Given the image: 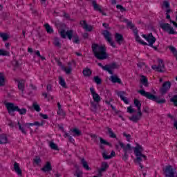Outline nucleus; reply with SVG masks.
Instances as JSON below:
<instances>
[{"instance_id":"nucleus-6","label":"nucleus","mask_w":177,"mask_h":177,"mask_svg":"<svg viewBox=\"0 0 177 177\" xmlns=\"http://www.w3.org/2000/svg\"><path fill=\"white\" fill-rule=\"evenodd\" d=\"M158 65H153L151 66L152 70L158 71V73H164L165 65H164V61L162 59L158 60Z\"/></svg>"},{"instance_id":"nucleus-20","label":"nucleus","mask_w":177,"mask_h":177,"mask_svg":"<svg viewBox=\"0 0 177 177\" xmlns=\"http://www.w3.org/2000/svg\"><path fill=\"white\" fill-rule=\"evenodd\" d=\"M80 25L82 26V28H84L86 31L91 32L92 31V30H93V27L92 26L88 25V24H86V21H81Z\"/></svg>"},{"instance_id":"nucleus-31","label":"nucleus","mask_w":177,"mask_h":177,"mask_svg":"<svg viewBox=\"0 0 177 177\" xmlns=\"http://www.w3.org/2000/svg\"><path fill=\"white\" fill-rule=\"evenodd\" d=\"M134 106L137 107L138 111H142V103L138 99L134 100Z\"/></svg>"},{"instance_id":"nucleus-49","label":"nucleus","mask_w":177,"mask_h":177,"mask_svg":"<svg viewBox=\"0 0 177 177\" xmlns=\"http://www.w3.org/2000/svg\"><path fill=\"white\" fill-rule=\"evenodd\" d=\"M169 50H171V52H172L173 55H174L175 56H177V50L175 47L170 46H169Z\"/></svg>"},{"instance_id":"nucleus-19","label":"nucleus","mask_w":177,"mask_h":177,"mask_svg":"<svg viewBox=\"0 0 177 177\" xmlns=\"http://www.w3.org/2000/svg\"><path fill=\"white\" fill-rule=\"evenodd\" d=\"M109 80L113 84H122V81H121V78L118 77V76H117V75H111Z\"/></svg>"},{"instance_id":"nucleus-8","label":"nucleus","mask_w":177,"mask_h":177,"mask_svg":"<svg viewBox=\"0 0 177 177\" xmlns=\"http://www.w3.org/2000/svg\"><path fill=\"white\" fill-rule=\"evenodd\" d=\"M142 37L147 41L149 43V46H151V48H153V45H154V43L156 42V37L153 36V33H149V35H142Z\"/></svg>"},{"instance_id":"nucleus-62","label":"nucleus","mask_w":177,"mask_h":177,"mask_svg":"<svg viewBox=\"0 0 177 177\" xmlns=\"http://www.w3.org/2000/svg\"><path fill=\"white\" fill-rule=\"evenodd\" d=\"M163 6H165V8H166V9H169V2L165 1H163Z\"/></svg>"},{"instance_id":"nucleus-43","label":"nucleus","mask_w":177,"mask_h":177,"mask_svg":"<svg viewBox=\"0 0 177 177\" xmlns=\"http://www.w3.org/2000/svg\"><path fill=\"white\" fill-rule=\"evenodd\" d=\"M135 37H136V41L137 42L142 44V45H147V43L143 41V40H142V39H140V37H139V35H136Z\"/></svg>"},{"instance_id":"nucleus-61","label":"nucleus","mask_w":177,"mask_h":177,"mask_svg":"<svg viewBox=\"0 0 177 177\" xmlns=\"http://www.w3.org/2000/svg\"><path fill=\"white\" fill-rule=\"evenodd\" d=\"M39 115L41 117V118H43V120H48L49 119V116L46 114H44L42 113H40Z\"/></svg>"},{"instance_id":"nucleus-16","label":"nucleus","mask_w":177,"mask_h":177,"mask_svg":"<svg viewBox=\"0 0 177 177\" xmlns=\"http://www.w3.org/2000/svg\"><path fill=\"white\" fill-rule=\"evenodd\" d=\"M142 115H143L142 111H138V113L136 115H133L129 117V120H130V121H132L133 122H138V121H140V120L142 118Z\"/></svg>"},{"instance_id":"nucleus-45","label":"nucleus","mask_w":177,"mask_h":177,"mask_svg":"<svg viewBox=\"0 0 177 177\" xmlns=\"http://www.w3.org/2000/svg\"><path fill=\"white\" fill-rule=\"evenodd\" d=\"M33 162L36 164V165H39V164H41V157L35 156L33 159Z\"/></svg>"},{"instance_id":"nucleus-46","label":"nucleus","mask_w":177,"mask_h":177,"mask_svg":"<svg viewBox=\"0 0 177 177\" xmlns=\"http://www.w3.org/2000/svg\"><path fill=\"white\" fill-rule=\"evenodd\" d=\"M18 125L21 132L24 133V135H27V131H26V129H24V127H22L21 124H20L19 122H18Z\"/></svg>"},{"instance_id":"nucleus-53","label":"nucleus","mask_w":177,"mask_h":177,"mask_svg":"<svg viewBox=\"0 0 177 177\" xmlns=\"http://www.w3.org/2000/svg\"><path fill=\"white\" fill-rule=\"evenodd\" d=\"M127 113H129V114H133V113H136V111L135 109L132 108L131 106L127 107Z\"/></svg>"},{"instance_id":"nucleus-64","label":"nucleus","mask_w":177,"mask_h":177,"mask_svg":"<svg viewBox=\"0 0 177 177\" xmlns=\"http://www.w3.org/2000/svg\"><path fill=\"white\" fill-rule=\"evenodd\" d=\"M145 62H138V64H137V66H138V67H140V68H142V67H143V66H145Z\"/></svg>"},{"instance_id":"nucleus-7","label":"nucleus","mask_w":177,"mask_h":177,"mask_svg":"<svg viewBox=\"0 0 177 177\" xmlns=\"http://www.w3.org/2000/svg\"><path fill=\"white\" fill-rule=\"evenodd\" d=\"M176 172V169L172 167L171 165H168L164 170V174L166 177H174Z\"/></svg>"},{"instance_id":"nucleus-36","label":"nucleus","mask_w":177,"mask_h":177,"mask_svg":"<svg viewBox=\"0 0 177 177\" xmlns=\"http://www.w3.org/2000/svg\"><path fill=\"white\" fill-rule=\"evenodd\" d=\"M59 85H61L62 88H67V85L66 84V80H64L63 77L59 76Z\"/></svg>"},{"instance_id":"nucleus-21","label":"nucleus","mask_w":177,"mask_h":177,"mask_svg":"<svg viewBox=\"0 0 177 177\" xmlns=\"http://www.w3.org/2000/svg\"><path fill=\"white\" fill-rule=\"evenodd\" d=\"M14 171H15L18 176H23V171H21V169H20V165H19V163H17V162H14Z\"/></svg>"},{"instance_id":"nucleus-33","label":"nucleus","mask_w":177,"mask_h":177,"mask_svg":"<svg viewBox=\"0 0 177 177\" xmlns=\"http://www.w3.org/2000/svg\"><path fill=\"white\" fill-rule=\"evenodd\" d=\"M83 75L84 77H91L92 75V71L88 68H86L83 70Z\"/></svg>"},{"instance_id":"nucleus-15","label":"nucleus","mask_w":177,"mask_h":177,"mask_svg":"<svg viewBox=\"0 0 177 177\" xmlns=\"http://www.w3.org/2000/svg\"><path fill=\"white\" fill-rule=\"evenodd\" d=\"M90 92L93 96L94 102H95L96 103H99V102H100V95H99V94L96 93V90H95V88L91 87Z\"/></svg>"},{"instance_id":"nucleus-59","label":"nucleus","mask_w":177,"mask_h":177,"mask_svg":"<svg viewBox=\"0 0 177 177\" xmlns=\"http://www.w3.org/2000/svg\"><path fill=\"white\" fill-rule=\"evenodd\" d=\"M123 136L126 138L127 142H131V134H127V133H123Z\"/></svg>"},{"instance_id":"nucleus-44","label":"nucleus","mask_w":177,"mask_h":177,"mask_svg":"<svg viewBox=\"0 0 177 177\" xmlns=\"http://www.w3.org/2000/svg\"><path fill=\"white\" fill-rule=\"evenodd\" d=\"M45 28L48 34H52V32H53V28H52V27H50L49 24H46Z\"/></svg>"},{"instance_id":"nucleus-48","label":"nucleus","mask_w":177,"mask_h":177,"mask_svg":"<svg viewBox=\"0 0 177 177\" xmlns=\"http://www.w3.org/2000/svg\"><path fill=\"white\" fill-rule=\"evenodd\" d=\"M45 125V120H41V122L36 121L35 122V127H44Z\"/></svg>"},{"instance_id":"nucleus-22","label":"nucleus","mask_w":177,"mask_h":177,"mask_svg":"<svg viewBox=\"0 0 177 177\" xmlns=\"http://www.w3.org/2000/svg\"><path fill=\"white\" fill-rule=\"evenodd\" d=\"M115 40L118 45H121L124 41V36L118 32H116L115 33Z\"/></svg>"},{"instance_id":"nucleus-39","label":"nucleus","mask_w":177,"mask_h":177,"mask_svg":"<svg viewBox=\"0 0 177 177\" xmlns=\"http://www.w3.org/2000/svg\"><path fill=\"white\" fill-rule=\"evenodd\" d=\"M0 37L2 38L3 41H8L9 39V35L4 32H0Z\"/></svg>"},{"instance_id":"nucleus-42","label":"nucleus","mask_w":177,"mask_h":177,"mask_svg":"<svg viewBox=\"0 0 177 177\" xmlns=\"http://www.w3.org/2000/svg\"><path fill=\"white\" fill-rule=\"evenodd\" d=\"M49 146L53 150H59V147H57V145L55 144V142L52 141L49 142Z\"/></svg>"},{"instance_id":"nucleus-30","label":"nucleus","mask_w":177,"mask_h":177,"mask_svg":"<svg viewBox=\"0 0 177 177\" xmlns=\"http://www.w3.org/2000/svg\"><path fill=\"white\" fill-rule=\"evenodd\" d=\"M71 132H73V136L74 137L81 136V133H82V132L77 128H73V129H71Z\"/></svg>"},{"instance_id":"nucleus-38","label":"nucleus","mask_w":177,"mask_h":177,"mask_svg":"<svg viewBox=\"0 0 177 177\" xmlns=\"http://www.w3.org/2000/svg\"><path fill=\"white\" fill-rule=\"evenodd\" d=\"M5 86V75L3 73H0V86Z\"/></svg>"},{"instance_id":"nucleus-2","label":"nucleus","mask_w":177,"mask_h":177,"mask_svg":"<svg viewBox=\"0 0 177 177\" xmlns=\"http://www.w3.org/2000/svg\"><path fill=\"white\" fill-rule=\"evenodd\" d=\"M142 152H143V147H142L140 145L136 144V147H134V154L136 157V162L139 165V167H141V169H143V165H142V161H143V159L145 161L147 160V156L142 153Z\"/></svg>"},{"instance_id":"nucleus-28","label":"nucleus","mask_w":177,"mask_h":177,"mask_svg":"<svg viewBox=\"0 0 177 177\" xmlns=\"http://www.w3.org/2000/svg\"><path fill=\"white\" fill-rule=\"evenodd\" d=\"M106 129H107L110 138H111L112 139H117V136L115 135V133H114V131H113V129L107 127H106Z\"/></svg>"},{"instance_id":"nucleus-37","label":"nucleus","mask_w":177,"mask_h":177,"mask_svg":"<svg viewBox=\"0 0 177 177\" xmlns=\"http://www.w3.org/2000/svg\"><path fill=\"white\" fill-rule=\"evenodd\" d=\"M0 56H10V52L5 50V49H1L0 48Z\"/></svg>"},{"instance_id":"nucleus-23","label":"nucleus","mask_w":177,"mask_h":177,"mask_svg":"<svg viewBox=\"0 0 177 177\" xmlns=\"http://www.w3.org/2000/svg\"><path fill=\"white\" fill-rule=\"evenodd\" d=\"M18 84V89L21 91V92H24V88L26 85V80H16Z\"/></svg>"},{"instance_id":"nucleus-58","label":"nucleus","mask_w":177,"mask_h":177,"mask_svg":"<svg viewBox=\"0 0 177 177\" xmlns=\"http://www.w3.org/2000/svg\"><path fill=\"white\" fill-rule=\"evenodd\" d=\"M171 102H172L174 106L177 107V95L173 96V97L171 99Z\"/></svg>"},{"instance_id":"nucleus-52","label":"nucleus","mask_w":177,"mask_h":177,"mask_svg":"<svg viewBox=\"0 0 177 177\" xmlns=\"http://www.w3.org/2000/svg\"><path fill=\"white\" fill-rule=\"evenodd\" d=\"M82 171L81 170H77L75 173H74V176L75 177H82Z\"/></svg>"},{"instance_id":"nucleus-26","label":"nucleus","mask_w":177,"mask_h":177,"mask_svg":"<svg viewBox=\"0 0 177 177\" xmlns=\"http://www.w3.org/2000/svg\"><path fill=\"white\" fill-rule=\"evenodd\" d=\"M115 156V152L114 151H112L111 153V155H107V152H104L102 153V157L104 160H110L111 158H113Z\"/></svg>"},{"instance_id":"nucleus-40","label":"nucleus","mask_w":177,"mask_h":177,"mask_svg":"<svg viewBox=\"0 0 177 177\" xmlns=\"http://www.w3.org/2000/svg\"><path fill=\"white\" fill-rule=\"evenodd\" d=\"M140 81L142 84L144 85V86H149L147 78L145 76H142Z\"/></svg>"},{"instance_id":"nucleus-41","label":"nucleus","mask_w":177,"mask_h":177,"mask_svg":"<svg viewBox=\"0 0 177 177\" xmlns=\"http://www.w3.org/2000/svg\"><path fill=\"white\" fill-rule=\"evenodd\" d=\"M17 111L21 115H24L25 114H27V109H19V106L17 109Z\"/></svg>"},{"instance_id":"nucleus-29","label":"nucleus","mask_w":177,"mask_h":177,"mask_svg":"<svg viewBox=\"0 0 177 177\" xmlns=\"http://www.w3.org/2000/svg\"><path fill=\"white\" fill-rule=\"evenodd\" d=\"M8 143V137L6 134H1L0 135V145H5Z\"/></svg>"},{"instance_id":"nucleus-35","label":"nucleus","mask_w":177,"mask_h":177,"mask_svg":"<svg viewBox=\"0 0 177 177\" xmlns=\"http://www.w3.org/2000/svg\"><path fill=\"white\" fill-rule=\"evenodd\" d=\"M107 168H109V164L106 162H103L102 163L101 168L99 169L104 172L107 171Z\"/></svg>"},{"instance_id":"nucleus-4","label":"nucleus","mask_w":177,"mask_h":177,"mask_svg":"<svg viewBox=\"0 0 177 177\" xmlns=\"http://www.w3.org/2000/svg\"><path fill=\"white\" fill-rule=\"evenodd\" d=\"M97 66H99V67H101V68H102L104 71H108L109 73L111 74V75H113V70H115V68H118V66H117V64L115 63H112L111 64H107L105 66H103L102 63H98Z\"/></svg>"},{"instance_id":"nucleus-54","label":"nucleus","mask_w":177,"mask_h":177,"mask_svg":"<svg viewBox=\"0 0 177 177\" xmlns=\"http://www.w3.org/2000/svg\"><path fill=\"white\" fill-rule=\"evenodd\" d=\"M125 21L127 22V26L129 27V28H131V30L133 28H135V25L132 24V21H128L127 19H126Z\"/></svg>"},{"instance_id":"nucleus-5","label":"nucleus","mask_w":177,"mask_h":177,"mask_svg":"<svg viewBox=\"0 0 177 177\" xmlns=\"http://www.w3.org/2000/svg\"><path fill=\"white\" fill-rule=\"evenodd\" d=\"M6 109L10 115L15 116V111H17L18 106L15 105L13 102H7L5 104Z\"/></svg>"},{"instance_id":"nucleus-11","label":"nucleus","mask_w":177,"mask_h":177,"mask_svg":"<svg viewBox=\"0 0 177 177\" xmlns=\"http://www.w3.org/2000/svg\"><path fill=\"white\" fill-rule=\"evenodd\" d=\"M171 85L172 84H171V82H165L160 89L161 95H165V93H167V92H168L169 89H171Z\"/></svg>"},{"instance_id":"nucleus-63","label":"nucleus","mask_w":177,"mask_h":177,"mask_svg":"<svg viewBox=\"0 0 177 177\" xmlns=\"http://www.w3.org/2000/svg\"><path fill=\"white\" fill-rule=\"evenodd\" d=\"M132 30H133V34H134L135 36L139 35V34H138L139 31L138 30V28H137L136 27H134V28L132 29Z\"/></svg>"},{"instance_id":"nucleus-60","label":"nucleus","mask_w":177,"mask_h":177,"mask_svg":"<svg viewBox=\"0 0 177 177\" xmlns=\"http://www.w3.org/2000/svg\"><path fill=\"white\" fill-rule=\"evenodd\" d=\"M129 157V155H128V153H124V154L122 156V160L127 162V161H128Z\"/></svg>"},{"instance_id":"nucleus-34","label":"nucleus","mask_w":177,"mask_h":177,"mask_svg":"<svg viewBox=\"0 0 177 177\" xmlns=\"http://www.w3.org/2000/svg\"><path fill=\"white\" fill-rule=\"evenodd\" d=\"M64 138H68L69 142H70L71 143H73V145H74V144L75 143V140H74V139L73 138V137L71 136V135H70L68 133H65L64 134Z\"/></svg>"},{"instance_id":"nucleus-50","label":"nucleus","mask_w":177,"mask_h":177,"mask_svg":"<svg viewBox=\"0 0 177 177\" xmlns=\"http://www.w3.org/2000/svg\"><path fill=\"white\" fill-rule=\"evenodd\" d=\"M94 81L97 84V85H100V84H102V79H100L99 76H95Z\"/></svg>"},{"instance_id":"nucleus-12","label":"nucleus","mask_w":177,"mask_h":177,"mask_svg":"<svg viewBox=\"0 0 177 177\" xmlns=\"http://www.w3.org/2000/svg\"><path fill=\"white\" fill-rule=\"evenodd\" d=\"M57 65L60 67L62 71H64L66 73V74H71V71H73V68H71V62H68V66H69L68 68L64 66L62 62H58Z\"/></svg>"},{"instance_id":"nucleus-27","label":"nucleus","mask_w":177,"mask_h":177,"mask_svg":"<svg viewBox=\"0 0 177 177\" xmlns=\"http://www.w3.org/2000/svg\"><path fill=\"white\" fill-rule=\"evenodd\" d=\"M81 162L83 168H84L86 171H90L91 169V167H89V165H88V162L85 160V158H82L81 159Z\"/></svg>"},{"instance_id":"nucleus-56","label":"nucleus","mask_w":177,"mask_h":177,"mask_svg":"<svg viewBox=\"0 0 177 177\" xmlns=\"http://www.w3.org/2000/svg\"><path fill=\"white\" fill-rule=\"evenodd\" d=\"M73 42L74 44H80V37H78V35H73Z\"/></svg>"},{"instance_id":"nucleus-17","label":"nucleus","mask_w":177,"mask_h":177,"mask_svg":"<svg viewBox=\"0 0 177 177\" xmlns=\"http://www.w3.org/2000/svg\"><path fill=\"white\" fill-rule=\"evenodd\" d=\"M125 91H118L117 95L125 104H129V100H128V97H125Z\"/></svg>"},{"instance_id":"nucleus-18","label":"nucleus","mask_w":177,"mask_h":177,"mask_svg":"<svg viewBox=\"0 0 177 177\" xmlns=\"http://www.w3.org/2000/svg\"><path fill=\"white\" fill-rule=\"evenodd\" d=\"M92 4L94 10L100 12V13H102L103 16H106V13L103 12V10H102V6H99L97 3H96V1H93Z\"/></svg>"},{"instance_id":"nucleus-55","label":"nucleus","mask_w":177,"mask_h":177,"mask_svg":"<svg viewBox=\"0 0 177 177\" xmlns=\"http://www.w3.org/2000/svg\"><path fill=\"white\" fill-rule=\"evenodd\" d=\"M116 9H118L119 10H120V12H126L127 11V9H125V8H124V6H122L120 4H118L116 6Z\"/></svg>"},{"instance_id":"nucleus-25","label":"nucleus","mask_w":177,"mask_h":177,"mask_svg":"<svg viewBox=\"0 0 177 177\" xmlns=\"http://www.w3.org/2000/svg\"><path fill=\"white\" fill-rule=\"evenodd\" d=\"M58 110L57 111L58 115H61L62 117H64L66 115V112L62 109V104H60V102L57 103Z\"/></svg>"},{"instance_id":"nucleus-1","label":"nucleus","mask_w":177,"mask_h":177,"mask_svg":"<svg viewBox=\"0 0 177 177\" xmlns=\"http://www.w3.org/2000/svg\"><path fill=\"white\" fill-rule=\"evenodd\" d=\"M93 53L98 60H106L109 57L107 55V48L104 46L93 43L91 46Z\"/></svg>"},{"instance_id":"nucleus-24","label":"nucleus","mask_w":177,"mask_h":177,"mask_svg":"<svg viewBox=\"0 0 177 177\" xmlns=\"http://www.w3.org/2000/svg\"><path fill=\"white\" fill-rule=\"evenodd\" d=\"M41 171L43 172H50V171H52V164H50V162H46V165L41 168Z\"/></svg>"},{"instance_id":"nucleus-9","label":"nucleus","mask_w":177,"mask_h":177,"mask_svg":"<svg viewBox=\"0 0 177 177\" xmlns=\"http://www.w3.org/2000/svg\"><path fill=\"white\" fill-rule=\"evenodd\" d=\"M160 28L166 31V32H168V34L169 35L177 34L176 31L174 30V28L171 27V25H169V24H160Z\"/></svg>"},{"instance_id":"nucleus-13","label":"nucleus","mask_w":177,"mask_h":177,"mask_svg":"<svg viewBox=\"0 0 177 177\" xmlns=\"http://www.w3.org/2000/svg\"><path fill=\"white\" fill-rule=\"evenodd\" d=\"M73 34H74V31L73 30L66 32V30L63 29L60 31L62 38H66V37H68V39H71V38H73Z\"/></svg>"},{"instance_id":"nucleus-51","label":"nucleus","mask_w":177,"mask_h":177,"mask_svg":"<svg viewBox=\"0 0 177 177\" xmlns=\"http://www.w3.org/2000/svg\"><path fill=\"white\" fill-rule=\"evenodd\" d=\"M111 102H113V99L111 98L109 101V100H106L105 103H106V104L108 106H111L112 110H115V107L114 106H113V104H111Z\"/></svg>"},{"instance_id":"nucleus-14","label":"nucleus","mask_w":177,"mask_h":177,"mask_svg":"<svg viewBox=\"0 0 177 177\" xmlns=\"http://www.w3.org/2000/svg\"><path fill=\"white\" fill-rule=\"evenodd\" d=\"M119 146H120L121 149H123L124 153H128V152L131 151L132 150V147L131 146L130 144H127L125 145L124 142L121 141H118Z\"/></svg>"},{"instance_id":"nucleus-32","label":"nucleus","mask_w":177,"mask_h":177,"mask_svg":"<svg viewBox=\"0 0 177 177\" xmlns=\"http://www.w3.org/2000/svg\"><path fill=\"white\" fill-rule=\"evenodd\" d=\"M53 44L54 45V46H55L56 48H62V44H60V39L57 37H55L53 41Z\"/></svg>"},{"instance_id":"nucleus-57","label":"nucleus","mask_w":177,"mask_h":177,"mask_svg":"<svg viewBox=\"0 0 177 177\" xmlns=\"http://www.w3.org/2000/svg\"><path fill=\"white\" fill-rule=\"evenodd\" d=\"M100 142L101 145H106V146H110V143L102 138H100Z\"/></svg>"},{"instance_id":"nucleus-3","label":"nucleus","mask_w":177,"mask_h":177,"mask_svg":"<svg viewBox=\"0 0 177 177\" xmlns=\"http://www.w3.org/2000/svg\"><path fill=\"white\" fill-rule=\"evenodd\" d=\"M141 96H144V97H146L147 99H149V100H153V102H156L158 103V104H164L165 103V98L158 99V97L153 94H151L150 92H146V91L141 89L138 91Z\"/></svg>"},{"instance_id":"nucleus-10","label":"nucleus","mask_w":177,"mask_h":177,"mask_svg":"<svg viewBox=\"0 0 177 177\" xmlns=\"http://www.w3.org/2000/svg\"><path fill=\"white\" fill-rule=\"evenodd\" d=\"M102 35L107 42L110 44L111 46H112V48H115V43H114V41L111 39V34L110 32H109V30H104L102 32Z\"/></svg>"},{"instance_id":"nucleus-47","label":"nucleus","mask_w":177,"mask_h":177,"mask_svg":"<svg viewBox=\"0 0 177 177\" xmlns=\"http://www.w3.org/2000/svg\"><path fill=\"white\" fill-rule=\"evenodd\" d=\"M33 109L35 110V111H37V113H39L41 111V107L37 102L33 103Z\"/></svg>"}]
</instances>
